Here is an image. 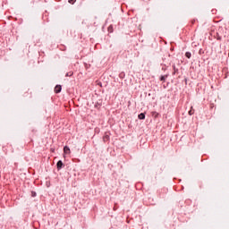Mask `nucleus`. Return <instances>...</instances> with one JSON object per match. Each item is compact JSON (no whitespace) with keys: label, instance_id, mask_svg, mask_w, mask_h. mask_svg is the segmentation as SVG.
I'll return each mask as SVG.
<instances>
[{"label":"nucleus","instance_id":"nucleus-1","mask_svg":"<svg viewBox=\"0 0 229 229\" xmlns=\"http://www.w3.org/2000/svg\"><path fill=\"white\" fill-rule=\"evenodd\" d=\"M59 92H62V86L61 85H56L55 87V93L59 94Z\"/></svg>","mask_w":229,"mask_h":229},{"label":"nucleus","instance_id":"nucleus-2","mask_svg":"<svg viewBox=\"0 0 229 229\" xmlns=\"http://www.w3.org/2000/svg\"><path fill=\"white\" fill-rule=\"evenodd\" d=\"M64 155H71V148H69V147L65 146L64 148Z\"/></svg>","mask_w":229,"mask_h":229},{"label":"nucleus","instance_id":"nucleus-3","mask_svg":"<svg viewBox=\"0 0 229 229\" xmlns=\"http://www.w3.org/2000/svg\"><path fill=\"white\" fill-rule=\"evenodd\" d=\"M62 167H64V163L62 162V160H59L57 162V169L60 170L62 169Z\"/></svg>","mask_w":229,"mask_h":229},{"label":"nucleus","instance_id":"nucleus-4","mask_svg":"<svg viewBox=\"0 0 229 229\" xmlns=\"http://www.w3.org/2000/svg\"><path fill=\"white\" fill-rule=\"evenodd\" d=\"M139 119L142 120V119H146V114L144 113H141L138 115Z\"/></svg>","mask_w":229,"mask_h":229},{"label":"nucleus","instance_id":"nucleus-5","mask_svg":"<svg viewBox=\"0 0 229 229\" xmlns=\"http://www.w3.org/2000/svg\"><path fill=\"white\" fill-rule=\"evenodd\" d=\"M185 56H186V58H191V52H186Z\"/></svg>","mask_w":229,"mask_h":229},{"label":"nucleus","instance_id":"nucleus-6","mask_svg":"<svg viewBox=\"0 0 229 229\" xmlns=\"http://www.w3.org/2000/svg\"><path fill=\"white\" fill-rule=\"evenodd\" d=\"M165 78H167V76L163 75V76H161L160 81H165Z\"/></svg>","mask_w":229,"mask_h":229},{"label":"nucleus","instance_id":"nucleus-7","mask_svg":"<svg viewBox=\"0 0 229 229\" xmlns=\"http://www.w3.org/2000/svg\"><path fill=\"white\" fill-rule=\"evenodd\" d=\"M110 137L108 135L104 136V142H106Z\"/></svg>","mask_w":229,"mask_h":229},{"label":"nucleus","instance_id":"nucleus-8","mask_svg":"<svg viewBox=\"0 0 229 229\" xmlns=\"http://www.w3.org/2000/svg\"><path fill=\"white\" fill-rule=\"evenodd\" d=\"M189 115H194V110L191 109V110L189 111Z\"/></svg>","mask_w":229,"mask_h":229},{"label":"nucleus","instance_id":"nucleus-9","mask_svg":"<svg viewBox=\"0 0 229 229\" xmlns=\"http://www.w3.org/2000/svg\"><path fill=\"white\" fill-rule=\"evenodd\" d=\"M65 76H66V77L72 76V72H67Z\"/></svg>","mask_w":229,"mask_h":229},{"label":"nucleus","instance_id":"nucleus-10","mask_svg":"<svg viewBox=\"0 0 229 229\" xmlns=\"http://www.w3.org/2000/svg\"><path fill=\"white\" fill-rule=\"evenodd\" d=\"M75 2H76V0H69V3H70L71 4H74Z\"/></svg>","mask_w":229,"mask_h":229},{"label":"nucleus","instance_id":"nucleus-11","mask_svg":"<svg viewBox=\"0 0 229 229\" xmlns=\"http://www.w3.org/2000/svg\"><path fill=\"white\" fill-rule=\"evenodd\" d=\"M216 39L221 40V37H220V36H218V37L216 38Z\"/></svg>","mask_w":229,"mask_h":229}]
</instances>
